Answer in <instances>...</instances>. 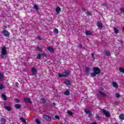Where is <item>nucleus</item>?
Masks as SVG:
<instances>
[{"label": "nucleus", "mask_w": 124, "mask_h": 124, "mask_svg": "<svg viewBox=\"0 0 124 124\" xmlns=\"http://www.w3.org/2000/svg\"><path fill=\"white\" fill-rule=\"evenodd\" d=\"M107 5H108V4H107V2H104V3H103V6L107 7Z\"/></svg>", "instance_id": "obj_45"}, {"label": "nucleus", "mask_w": 124, "mask_h": 124, "mask_svg": "<svg viewBox=\"0 0 124 124\" xmlns=\"http://www.w3.org/2000/svg\"><path fill=\"white\" fill-rule=\"evenodd\" d=\"M35 122H36V123L37 124H41V123L40 122V121H39V120L38 119H37L35 120Z\"/></svg>", "instance_id": "obj_35"}, {"label": "nucleus", "mask_w": 124, "mask_h": 124, "mask_svg": "<svg viewBox=\"0 0 124 124\" xmlns=\"http://www.w3.org/2000/svg\"><path fill=\"white\" fill-rule=\"evenodd\" d=\"M1 97L3 98V100H7V97H6V95L2 94L1 95Z\"/></svg>", "instance_id": "obj_20"}, {"label": "nucleus", "mask_w": 124, "mask_h": 124, "mask_svg": "<svg viewBox=\"0 0 124 124\" xmlns=\"http://www.w3.org/2000/svg\"><path fill=\"white\" fill-rule=\"evenodd\" d=\"M86 14L87 16H92V13H91L90 12H86Z\"/></svg>", "instance_id": "obj_38"}, {"label": "nucleus", "mask_w": 124, "mask_h": 124, "mask_svg": "<svg viewBox=\"0 0 124 124\" xmlns=\"http://www.w3.org/2000/svg\"><path fill=\"white\" fill-rule=\"evenodd\" d=\"M64 94H65V95H69V94H70L69 90H66V91L64 92Z\"/></svg>", "instance_id": "obj_14"}, {"label": "nucleus", "mask_w": 124, "mask_h": 124, "mask_svg": "<svg viewBox=\"0 0 124 124\" xmlns=\"http://www.w3.org/2000/svg\"><path fill=\"white\" fill-rule=\"evenodd\" d=\"M104 54L106 56H107L108 57H109V56H110V51H104Z\"/></svg>", "instance_id": "obj_19"}, {"label": "nucleus", "mask_w": 124, "mask_h": 124, "mask_svg": "<svg viewBox=\"0 0 124 124\" xmlns=\"http://www.w3.org/2000/svg\"><path fill=\"white\" fill-rule=\"evenodd\" d=\"M43 118L47 122H51V121L52 120V118L49 115H43Z\"/></svg>", "instance_id": "obj_2"}, {"label": "nucleus", "mask_w": 124, "mask_h": 124, "mask_svg": "<svg viewBox=\"0 0 124 124\" xmlns=\"http://www.w3.org/2000/svg\"><path fill=\"white\" fill-rule=\"evenodd\" d=\"M120 11H121L122 12H124V7H121L120 8Z\"/></svg>", "instance_id": "obj_42"}, {"label": "nucleus", "mask_w": 124, "mask_h": 124, "mask_svg": "<svg viewBox=\"0 0 124 124\" xmlns=\"http://www.w3.org/2000/svg\"><path fill=\"white\" fill-rule=\"evenodd\" d=\"M36 49L38 50L39 52H42V49L38 46H36Z\"/></svg>", "instance_id": "obj_31"}, {"label": "nucleus", "mask_w": 124, "mask_h": 124, "mask_svg": "<svg viewBox=\"0 0 124 124\" xmlns=\"http://www.w3.org/2000/svg\"><path fill=\"white\" fill-rule=\"evenodd\" d=\"M101 118V116H100V115L99 114H96V119H100Z\"/></svg>", "instance_id": "obj_40"}, {"label": "nucleus", "mask_w": 124, "mask_h": 124, "mask_svg": "<svg viewBox=\"0 0 124 124\" xmlns=\"http://www.w3.org/2000/svg\"><path fill=\"white\" fill-rule=\"evenodd\" d=\"M62 10V9L59 7H57L56 9V13H57V14H60V11H61Z\"/></svg>", "instance_id": "obj_12"}, {"label": "nucleus", "mask_w": 124, "mask_h": 124, "mask_svg": "<svg viewBox=\"0 0 124 124\" xmlns=\"http://www.w3.org/2000/svg\"><path fill=\"white\" fill-rule=\"evenodd\" d=\"M53 105H54V106H56V104L55 103H53Z\"/></svg>", "instance_id": "obj_53"}, {"label": "nucleus", "mask_w": 124, "mask_h": 124, "mask_svg": "<svg viewBox=\"0 0 124 124\" xmlns=\"http://www.w3.org/2000/svg\"><path fill=\"white\" fill-rule=\"evenodd\" d=\"M31 71L33 75L37 74V70L34 67H32Z\"/></svg>", "instance_id": "obj_8"}, {"label": "nucleus", "mask_w": 124, "mask_h": 124, "mask_svg": "<svg viewBox=\"0 0 124 124\" xmlns=\"http://www.w3.org/2000/svg\"><path fill=\"white\" fill-rule=\"evenodd\" d=\"M3 28H5V29H7V27L5 25H3Z\"/></svg>", "instance_id": "obj_51"}, {"label": "nucleus", "mask_w": 124, "mask_h": 124, "mask_svg": "<svg viewBox=\"0 0 124 124\" xmlns=\"http://www.w3.org/2000/svg\"><path fill=\"white\" fill-rule=\"evenodd\" d=\"M4 108H5V109H6V110H7V111H10L12 109L11 107L7 106L4 107Z\"/></svg>", "instance_id": "obj_22"}, {"label": "nucleus", "mask_w": 124, "mask_h": 124, "mask_svg": "<svg viewBox=\"0 0 124 124\" xmlns=\"http://www.w3.org/2000/svg\"><path fill=\"white\" fill-rule=\"evenodd\" d=\"M99 93H100V94H101V95H102V96H107V95H106V94L103 93V92H101V91H99Z\"/></svg>", "instance_id": "obj_29"}, {"label": "nucleus", "mask_w": 124, "mask_h": 124, "mask_svg": "<svg viewBox=\"0 0 124 124\" xmlns=\"http://www.w3.org/2000/svg\"><path fill=\"white\" fill-rule=\"evenodd\" d=\"M64 84H65V85H71V82H70V81L67 80L64 82Z\"/></svg>", "instance_id": "obj_18"}, {"label": "nucleus", "mask_w": 124, "mask_h": 124, "mask_svg": "<svg viewBox=\"0 0 124 124\" xmlns=\"http://www.w3.org/2000/svg\"><path fill=\"white\" fill-rule=\"evenodd\" d=\"M47 50L50 52V53H54V49L51 47V46H49L47 47Z\"/></svg>", "instance_id": "obj_15"}, {"label": "nucleus", "mask_w": 124, "mask_h": 124, "mask_svg": "<svg viewBox=\"0 0 124 124\" xmlns=\"http://www.w3.org/2000/svg\"><path fill=\"white\" fill-rule=\"evenodd\" d=\"M4 56H5V55H2V54H1V58H2V59H4Z\"/></svg>", "instance_id": "obj_48"}, {"label": "nucleus", "mask_w": 124, "mask_h": 124, "mask_svg": "<svg viewBox=\"0 0 124 124\" xmlns=\"http://www.w3.org/2000/svg\"><path fill=\"white\" fill-rule=\"evenodd\" d=\"M3 77H4L3 74L0 73V80L1 81H3Z\"/></svg>", "instance_id": "obj_26"}, {"label": "nucleus", "mask_w": 124, "mask_h": 124, "mask_svg": "<svg viewBox=\"0 0 124 124\" xmlns=\"http://www.w3.org/2000/svg\"><path fill=\"white\" fill-rule=\"evenodd\" d=\"M3 89H4V86L2 84H0V90H2Z\"/></svg>", "instance_id": "obj_39"}, {"label": "nucleus", "mask_w": 124, "mask_h": 124, "mask_svg": "<svg viewBox=\"0 0 124 124\" xmlns=\"http://www.w3.org/2000/svg\"><path fill=\"white\" fill-rule=\"evenodd\" d=\"M85 72L86 73H89V72H90V68L86 67L85 68Z\"/></svg>", "instance_id": "obj_32"}, {"label": "nucleus", "mask_w": 124, "mask_h": 124, "mask_svg": "<svg viewBox=\"0 0 124 124\" xmlns=\"http://www.w3.org/2000/svg\"><path fill=\"white\" fill-rule=\"evenodd\" d=\"M115 96H116V97H117V98H119L121 97V95H120L119 94V93H116Z\"/></svg>", "instance_id": "obj_37"}, {"label": "nucleus", "mask_w": 124, "mask_h": 124, "mask_svg": "<svg viewBox=\"0 0 124 124\" xmlns=\"http://www.w3.org/2000/svg\"><path fill=\"white\" fill-rule=\"evenodd\" d=\"M59 78H62V77H66V75L63 74H59L58 75Z\"/></svg>", "instance_id": "obj_17"}, {"label": "nucleus", "mask_w": 124, "mask_h": 124, "mask_svg": "<svg viewBox=\"0 0 124 124\" xmlns=\"http://www.w3.org/2000/svg\"><path fill=\"white\" fill-rule=\"evenodd\" d=\"M112 86H113V88H118V84H117L116 83V82H115V81H113L112 82Z\"/></svg>", "instance_id": "obj_16"}, {"label": "nucleus", "mask_w": 124, "mask_h": 124, "mask_svg": "<svg viewBox=\"0 0 124 124\" xmlns=\"http://www.w3.org/2000/svg\"><path fill=\"white\" fill-rule=\"evenodd\" d=\"M67 113L69 115V116H72V115H73V112H72V111H70L69 110L67 111Z\"/></svg>", "instance_id": "obj_28"}, {"label": "nucleus", "mask_w": 124, "mask_h": 124, "mask_svg": "<svg viewBox=\"0 0 124 124\" xmlns=\"http://www.w3.org/2000/svg\"><path fill=\"white\" fill-rule=\"evenodd\" d=\"M46 57V54L45 53H39L37 56L36 58L37 59V60H40V59H41V57Z\"/></svg>", "instance_id": "obj_3"}, {"label": "nucleus", "mask_w": 124, "mask_h": 124, "mask_svg": "<svg viewBox=\"0 0 124 124\" xmlns=\"http://www.w3.org/2000/svg\"><path fill=\"white\" fill-rule=\"evenodd\" d=\"M14 107L16 109H21L22 106L20 104H17L14 105Z\"/></svg>", "instance_id": "obj_11"}, {"label": "nucleus", "mask_w": 124, "mask_h": 124, "mask_svg": "<svg viewBox=\"0 0 124 124\" xmlns=\"http://www.w3.org/2000/svg\"><path fill=\"white\" fill-rule=\"evenodd\" d=\"M82 10L83 11H84V12H86V8L85 7H82Z\"/></svg>", "instance_id": "obj_47"}, {"label": "nucleus", "mask_w": 124, "mask_h": 124, "mask_svg": "<svg viewBox=\"0 0 124 124\" xmlns=\"http://www.w3.org/2000/svg\"><path fill=\"white\" fill-rule=\"evenodd\" d=\"M119 119L120 120H124V114H121L119 115Z\"/></svg>", "instance_id": "obj_27"}, {"label": "nucleus", "mask_w": 124, "mask_h": 124, "mask_svg": "<svg viewBox=\"0 0 124 124\" xmlns=\"http://www.w3.org/2000/svg\"><path fill=\"white\" fill-rule=\"evenodd\" d=\"M34 8L36 10H38L39 9V8L38 7V6H37V5H34Z\"/></svg>", "instance_id": "obj_36"}, {"label": "nucleus", "mask_w": 124, "mask_h": 124, "mask_svg": "<svg viewBox=\"0 0 124 124\" xmlns=\"http://www.w3.org/2000/svg\"><path fill=\"white\" fill-rule=\"evenodd\" d=\"M92 32L91 31H86V35H92Z\"/></svg>", "instance_id": "obj_21"}, {"label": "nucleus", "mask_w": 124, "mask_h": 124, "mask_svg": "<svg viewBox=\"0 0 124 124\" xmlns=\"http://www.w3.org/2000/svg\"><path fill=\"white\" fill-rule=\"evenodd\" d=\"M93 72L91 73V75L92 77H95L96 75L101 73L100 69L97 67H94L93 68Z\"/></svg>", "instance_id": "obj_1"}, {"label": "nucleus", "mask_w": 124, "mask_h": 124, "mask_svg": "<svg viewBox=\"0 0 124 124\" xmlns=\"http://www.w3.org/2000/svg\"><path fill=\"white\" fill-rule=\"evenodd\" d=\"M2 34L6 37H9L10 34L9 32H8V31H7V30H3L2 31Z\"/></svg>", "instance_id": "obj_6"}, {"label": "nucleus", "mask_w": 124, "mask_h": 124, "mask_svg": "<svg viewBox=\"0 0 124 124\" xmlns=\"http://www.w3.org/2000/svg\"><path fill=\"white\" fill-rule=\"evenodd\" d=\"M16 87H19V83L18 82H16Z\"/></svg>", "instance_id": "obj_49"}, {"label": "nucleus", "mask_w": 124, "mask_h": 124, "mask_svg": "<svg viewBox=\"0 0 124 124\" xmlns=\"http://www.w3.org/2000/svg\"><path fill=\"white\" fill-rule=\"evenodd\" d=\"M53 32H54V33L58 34L59 33V30H58V29L55 28L53 31Z\"/></svg>", "instance_id": "obj_30"}, {"label": "nucleus", "mask_w": 124, "mask_h": 124, "mask_svg": "<svg viewBox=\"0 0 124 124\" xmlns=\"http://www.w3.org/2000/svg\"><path fill=\"white\" fill-rule=\"evenodd\" d=\"M91 56L92 58H93V60H94V53H92Z\"/></svg>", "instance_id": "obj_46"}, {"label": "nucleus", "mask_w": 124, "mask_h": 124, "mask_svg": "<svg viewBox=\"0 0 124 124\" xmlns=\"http://www.w3.org/2000/svg\"><path fill=\"white\" fill-rule=\"evenodd\" d=\"M65 74H64V75H66V77H67V76H68V75L70 74V72L69 71H66L64 72Z\"/></svg>", "instance_id": "obj_25"}, {"label": "nucleus", "mask_w": 124, "mask_h": 124, "mask_svg": "<svg viewBox=\"0 0 124 124\" xmlns=\"http://www.w3.org/2000/svg\"><path fill=\"white\" fill-rule=\"evenodd\" d=\"M24 100L25 102L27 103H31V99L29 98H24Z\"/></svg>", "instance_id": "obj_10"}, {"label": "nucleus", "mask_w": 124, "mask_h": 124, "mask_svg": "<svg viewBox=\"0 0 124 124\" xmlns=\"http://www.w3.org/2000/svg\"><path fill=\"white\" fill-rule=\"evenodd\" d=\"M14 101L16 103H19V102H20V99H18V98H15L14 99Z\"/></svg>", "instance_id": "obj_33"}, {"label": "nucleus", "mask_w": 124, "mask_h": 124, "mask_svg": "<svg viewBox=\"0 0 124 124\" xmlns=\"http://www.w3.org/2000/svg\"><path fill=\"white\" fill-rule=\"evenodd\" d=\"M114 124H118V123H117V122H115Z\"/></svg>", "instance_id": "obj_54"}, {"label": "nucleus", "mask_w": 124, "mask_h": 124, "mask_svg": "<svg viewBox=\"0 0 124 124\" xmlns=\"http://www.w3.org/2000/svg\"><path fill=\"white\" fill-rule=\"evenodd\" d=\"M92 124H97V123H96V122H93L92 123Z\"/></svg>", "instance_id": "obj_52"}, {"label": "nucleus", "mask_w": 124, "mask_h": 124, "mask_svg": "<svg viewBox=\"0 0 124 124\" xmlns=\"http://www.w3.org/2000/svg\"><path fill=\"white\" fill-rule=\"evenodd\" d=\"M20 119L22 123H23V124H26V119L25 118L23 117H20Z\"/></svg>", "instance_id": "obj_23"}, {"label": "nucleus", "mask_w": 124, "mask_h": 124, "mask_svg": "<svg viewBox=\"0 0 124 124\" xmlns=\"http://www.w3.org/2000/svg\"><path fill=\"white\" fill-rule=\"evenodd\" d=\"M97 26L100 30H102V28H103V25H102V23L99 21L97 22Z\"/></svg>", "instance_id": "obj_9"}, {"label": "nucleus", "mask_w": 124, "mask_h": 124, "mask_svg": "<svg viewBox=\"0 0 124 124\" xmlns=\"http://www.w3.org/2000/svg\"><path fill=\"white\" fill-rule=\"evenodd\" d=\"M119 71L122 73H124V68L122 67H119Z\"/></svg>", "instance_id": "obj_24"}, {"label": "nucleus", "mask_w": 124, "mask_h": 124, "mask_svg": "<svg viewBox=\"0 0 124 124\" xmlns=\"http://www.w3.org/2000/svg\"><path fill=\"white\" fill-rule=\"evenodd\" d=\"M0 122L1 124H5V123H6V120L4 118H1Z\"/></svg>", "instance_id": "obj_13"}, {"label": "nucleus", "mask_w": 124, "mask_h": 124, "mask_svg": "<svg viewBox=\"0 0 124 124\" xmlns=\"http://www.w3.org/2000/svg\"><path fill=\"white\" fill-rule=\"evenodd\" d=\"M102 111L103 112V114L105 115L106 117H108V118H109L110 116V113L109 112L107 111L106 110H105L104 109H103L102 110Z\"/></svg>", "instance_id": "obj_5"}, {"label": "nucleus", "mask_w": 124, "mask_h": 124, "mask_svg": "<svg viewBox=\"0 0 124 124\" xmlns=\"http://www.w3.org/2000/svg\"><path fill=\"white\" fill-rule=\"evenodd\" d=\"M84 112L86 113V114H88V118H91V117L93 116V114H92L91 110L89 109H85L84 110Z\"/></svg>", "instance_id": "obj_4"}, {"label": "nucleus", "mask_w": 124, "mask_h": 124, "mask_svg": "<svg viewBox=\"0 0 124 124\" xmlns=\"http://www.w3.org/2000/svg\"><path fill=\"white\" fill-rule=\"evenodd\" d=\"M55 118L56 120H60V116L59 115L55 116Z\"/></svg>", "instance_id": "obj_44"}, {"label": "nucleus", "mask_w": 124, "mask_h": 124, "mask_svg": "<svg viewBox=\"0 0 124 124\" xmlns=\"http://www.w3.org/2000/svg\"><path fill=\"white\" fill-rule=\"evenodd\" d=\"M37 38H38V40H39V41L41 40V37H40V36H38Z\"/></svg>", "instance_id": "obj_50"}, {"label": "nucleus", "mask_w": 124, "mask_h": 124, "mask_svg": "<svg viewBox=\"0 0 124 124\" xmlns=\"http://www.w3.org/2000/svg\"><path fill=\"white\" fill-rule=\"evenodd\" d=\"M41 99L44 103H46V102H47V100L46 99L44 98H42Z\"/></svg>", "instance_id": "obj_41"}, {"label": "nucleus", "mask_w": 124, "mask_h": 124, "mask_svg": "<svg viewBox=\"0 0 124 124\" xmlns=\"http://www.w3.org/2000/svg\"><path fill=\"white\" fill-rule=\"evenodd\" d=\"M78 48H79V49H82V48H83V46H82V45H78Z\"/></svg>", "instance_id": "obj_43"}, {"label": "nucleus", "mask_w": 124, "mask_h": 124, "mask_svg": "<svg viewBox=\"0 0 124 124\" xmlns=\"http://www.w3.org/2000/svg\"><path fill=\"white\" fill-rule=\"evenodd\" d=\"M114 30L115 33H119V30H118V29L114 28Z\"/></svg>", "instance_id": "obj_34"}, {"label": "nucleus", "mask_w": 124, "mask_h": 124, "mask_svg": "<svg viewBox=\"0 0 124 124\" xmlns=\"http://www.w3.org/2000/svg\"><path fill=\"white\" fill-rule=\"evenodd\" d=\"M7 53V51L6 50V47L5 46H3L2 47L1 54L2 55H6Z\"/></svg>", "instance_id": "obj_7"}]
</instances>
